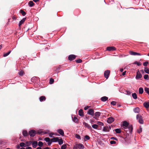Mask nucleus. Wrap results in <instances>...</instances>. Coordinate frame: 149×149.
Returning <instances> with one entry per match:
<instances>
[{"label":"nucleus","instance_id":"nucleus-35","mask_svg":"<svg viewBox=\"0 0 149 149\" xmlns=\"http://www.w3.org/2000/svg\"><path fill=\"white\" fill-rule=\"evenodd\" d=\"M44 140L47 142H49L51 141V139L49 137H46L45 138Z\"/></svg>","mask_w":149,"mask_h":149},{"label":"nucleus","instance_id":"nucleus-15","mask_svg":"<svg viewBox=\"0 0 149 149\" xmlns=\"http://www.w3.org/2000/svg\"><path fill=\"white\" fill-rule=\"evenodd\" d=\"M133 111L135 113H138L140 112V109L138 107H136L133 109Z\"/></svg>","mask_w":149,"mask_h":149},{"label":"nucleus","instance_id":"nucleus-14","mask_svg":"<svg viewBox=\"0 0 149 149\" xmlns=\"http://www.w3.org/2000/svg\"><path fill=\"white\" fill-rule=\"evenodd\" d=\"M57 132L62 136H64V132L62 129H59L57 130Z\"/></svg>","mask_w":149,"mask_h":149},{"label":"nucleus","instance_id":"nucleus-29","mask_svg":"<svg viewBox=\"0 0 149 149\" xmlns=\"http://www.w3.org/2000/svg\"><path fill=\"white\" fill-rule=\"evenodd\" d=\"M144 70L146 73L149 74V69L148 68H145Z\"/></svg>","mask_w":149,"mask_h":149},{"label":"nucleus","instance_id":"nucleus-4","mask_svg":"<svg viewBox=\"0 0 149 149\" xmlns=\"http://www.w3.org/2000/svg\"><path fill=\"white\" fill-rule=\"evenodd\" d=\"M74 146L77 148H79L80 149H83L84 148V146L81 143L76 144L74 145Z\"/></svg>","mask_w":149,"mask_h":149},{"label":"nucleus","instance_id":"nucleus-49","mask_svg":"<svg viewBox=\"0 0 149 149\" xmlns=\"http://www.w3.org/2000/svg\"><path fill=\"white\" fill-rule=\"evenodd\" d=\"M111 104L113 106H115L116 105V102L115 101H113L111 102Z\"/></svg>","mask_w":149,"mask_h":149},{"label":"nucleus","instance_id":"nucleus-51","mask_svg":"<svg viewBox=\"0 0 149 149\" xmlns=\"http://www.w3.org/2000/svg\"><path fill=\"white\" fill-rule=\"evenodd\" d=\"M148 74H146L144 76V78L145 79H148Z\"/></svg>","mask_w":149,"mask_h":149},{"label":"nucleus","instance_id":"nucleus-46","mask_svg":"<svg viewBox=\"0 0 149 149\" xmlns=\"http://www.w3.org/2000/svg\"><path fill=\"white\" fill-rule=\"evenodd\" d=\"M97 124L98 125L102 126L104 125V124L101 122H97Z\"/></svg>","mask_w":149,"mask_h":149},{"label":"nucleus","instance_id":"nucleus-42","mask_svg":"<svg viewBox=\"0 0 149 149\" xmlns=\"http://www.w3.org/2000/svg\"><path fill=\"white\" fill-rule=\"evenodd\" d=\"M54 80L53 79L51 78L49 80V84H52L54 82Z\"/></svg>","mask_w":149,"mask_h":149},{"label":"nucleus","instance_id":"nucleus-23","mask_svg":"<svg viewBox=\"0 0 149 149\" xmlns=\"http://www.w3.org/2000/svg\"><path fill=\"white\" fill-rule=\"evenodd\" d=\"M78 113L79 114L80 116H84V114L83 112V110L82 109H80Z\"/></svg>","mask_w":149,"mask_h":149},{"label":"nucleus","instance_id":"nucleus-6","mask_svg":"<svg viewBox=\"0 0 149 149\" xmlns=\"http://www.w3.org/2000/svg\"><path fill=\"white\" fill-rule=\"evenodd\" d=\"M76 56L75 55L72 54L70 55L68 57V60L70 61H72L76 58Z\"/></svg>","mask_w":149,"mask_h":149},{"label":"nucleus","instance_id":"nucleus-20","mask_svg":"<svg viewBox=\"0 0 149 149\" xmlns=\"http://www.w3.org/2000/svg\"><path fill=\"white\" fill-rule=\"evenodd\" d=\"M26 19V18H24L19 22V26H20L24 22Z\"/></svg>","mask_w":149,"mask_h":149},{"label":"nucleus","instance_id":"nucleus-59","mask_svg":"<svg viewBox=\"0 0 149 149\" xmlns=\"http://www.w3.org/2000/svg\"><path fill=\"white\" fill-rule=\"evenodd\" d=\"M52 143V141H50L49 142H48V145L49 146H50L51 145Z\"/></svg>","mask_w":149,"mask_h":149},{"label":"nucleus","instance_id":"nucleus-2","mask_svg":"<svg viewBox=\"0 0 149 149\" xmlns=\"http://www.w3.org/2000/svg\"><path fill=\"white\" fill-rule=\"evenodd\" d=\"M29 134L30 136L33 137L35 135L36 132L34 130H31L29 132Z\"/></svg>","mask_w":149,"mask_h":149},{"label":"nucleus","instance_id":"nucleus-56","mask_svg":"<svg viewBox=\"0 0 149 149\" xmlns=\"http://www.w3.org/2000/svg\"><path fill=\"white\" fill-rule=\"evenodd\" d=\"M111 139L115 140H117V139L116 138L114 137H112L111 138Z\"/></svg>","mask_w":149,"mask_h":149},{"label":"nucleus","instance_id":"nucleus-44","mask_svg":"<svg viewBox=\"0 0 149 149\" xmlns=\"http://www.w3.org/2000/svg\"><path fill=\"white\" fill-rule=\"evenodd\" d=\"M76 62L77 63H81L82 62V60L81 59L77 60L76 61Z\"/></svg>","mask_w":149,"mask_h":149},{"label":"nucleus","instance_id":"nucleus-30","mask_svg":"<svg viewBox=\"0 0 149 149\" xmlns=\"http://www.w3.org/2000/svg\"><path fill=\"white\" fill-rule=\"evenodd\" d=\"M132 96L133 98L134 99H136L137 98V95L135 93H132Z\"/></svg>","mask_w":149,"mask_h":149},{"label":"nucleus","instance_id":"nucleus-53","mask_svg":"<svg viewBox=\"0 0 149 149\" xmlns=\"http://www.w3.org/2000/svg\"><path fill=\"white\" fill-rule=\"evenodd\" d=\"M124 139L125 142H127V143L129 142V139L128 138H127V137L124 138Z\"/></svg>","mask_w":149,"mask_h":149},{"label":"nucleus","instance_id":"nucleus-38","mask_svg":"<svg viewBox=\"0 0 149 149\" xmlns=\"http://www.w3.org/2000/svg\"><path fill=\"white\" fill-rule=\"evenodd\" d=\"M38 145L39 146L41 147L43 146V143L41 141H39Z\"/></svg>","mask_w":149,"mask_h":149},{"label":"nucleus","instance_id":"nucleus-63","mask_svg":"<svg viewBox=\"0 0 149 149\" xmlns=\"http://www.w3.org/2000/svg\"><path fill=\"white\" fill-rule=\"evenodd\" d=\"M20 146L19 145H17V148L19 149V148H20Z\"/></svg>","mask_w":149,"mask_h":149},{"label":"nucleus","instance_id":"nucleus-17","mask_svg":"<svg viewBox=\"0 0 149 149\" xmlns=\"http://www.w3.org/2000/svg\"><path fill=\"white\" fill-rule=\"evenodd\" d=\"M144 107L147 109L149 108V102H145L143 103Z\"/></svg>","mask_w":149,"mask_h":149},{"label":"nucleus","instance_id":"nucleus-8","mask_svg":"<svg viewBox=\"0 0 149 149\" xmlns=\"http://www.w3.org/2000/svg\"><path fill=\"white\" fill-rule=\"evenodd\" d=\"M142 77V75L140 72L138 71L136 73V79H137L141 78Z\"/></svg>","mask_w":149,"mask_h":149},{"label":"nucleus","instance_id":"nucleus-28","mask_svg":"<svg viewBox=\"0 0 149 149\" xmlns=\"http://www.w3.org/2000/svg\"><path fill=\"white\" fill-rule=\"evenodd\" d=\"M144 91L148 95H149V88H148V87L145 88Z\"/></svg>","mask_w":149,"mask_h":149},{"label":"nucleus","instance_id":"nucleus-10","mask_svg":"<svg viewBox=\"0 0 149 149\" xmlns=\"http://www.w3.org/2000/svg\"><path fill=\"white\" fill-rule=\"evenodd\" d=\"M116 50V48L113 46L109 47L107 48V50L109 51H114Z\"/></svg>","mask_w":149,"mask_h":149},{"label":"nucleus","instance_id":"nucleus-62","mask_svg":"<svg viewBox=\"0 0 149 149\" xmlns=\"http://www.w3.org/2000/svg\"><path fill=\"white\" fill-rule=\"evenodd\" d=\"M43 149H50L48 147H45L44 148H43Z\"/></svg>","mask_w":149,"mask_h":149},{"label":"nucleus","instance_id":"nucleus-39","mask_svg":"<svg viewBox=\"0 0 149 149\" xmlns=\"http://www.w3.org/2000/svg\"><path fill=\"white\" fill-rule=\"evenodd\" d=\"M20 13H21L23 16H24L26 14V13L22 10H20Z\"/></svg>","mask_w":149,"mask_h":149},{"label":"nucleus","instance_id":"nucleus-64","mask_svg":"<svg viewBox=\"0 0 149 149\" xmlns=\"http://www.w3.org/2000/svg\"><path fill=\"white\" fill-rule=\"evenodd\" d=\"M36 149H42V148L41 147H40L37 148Z\"/></svg>","mask_w":149,"mask_h":149},{"label":"nucleus","instance_id":"nucleus-48","mask_svg":"<svg viewBox=\"0 0 149 149\" xmlns=\"http://www.w3.org/2000/svg\"><path fill=\"white\" fill-rule=\"evenodd\" d=\"M148 64V62L147 61H146L143 63V65L144 66H146Z\"/></svg>","mask_w":149,"mask_h":149},{"label":"nucleus","instance_id":"nucleus-27","mask_svg":"<svg viewBox=\"0 0 149 149\" xmlns=\"http://www.w3.org/2000/svg\"><path fill=\"white\" fill-rule=\"evenodd\" d=\"M115 119L112 117H110L108 118L107 121H114Z\"/></svg>","mask_w":149,"mask_h":149},{"label":"nucleus","instance_id":"nucleus-1","mask_svg":"<svg viewBox=\"0 0 149 149\" xmlns=\"http://www.w3.org/2000/svg\"><path fill=\"white\" fill-rule=\"evenodd\" d=\"M121 126L124 129H128L130 132V133H132L133 130L132 125H129L128 122H123V124H121Z\"/></svg>","mask_w":149,"mask_h":149},{"label":"nucleus","instance_id":"nucleus-13","mask_svg":"<svg viewBox=\"0 0 149 149\" xmlns=\"http://www.w3.org/2000/svg\"><path fill=\"white\" fill-rule=\"evenodd\" d=\"M32 144L33 147L34 148H36L38 146V142L37 141H32Z\"/></svg>","mask_w":149,"mask_h":149},{"label":"nucleus","instance_id":"nucleus-21","mask_svg":"<svg viewBox=\"0 0 149 149\" xmlns=\"http://www.w3.org/2000/svg\"><path fill=\"white\" fill-rule=\"evenodd\" d=\"M108 99V97L106 96H104L102 97L101 98V100L103 102H105Z\"/></svg>","mask_w":149,"mask_h":149},{"label":"nucleus","instance_id":"nucleus-55","mask_svg":"<svg viewBox=\"0 0 149 149\" xmlns=\"http://www.w3.org/2000/svg\"><path fill=\"white\" fill-rule=\"evenodd\" d=\"M54 134L53 133H50L49 134V136L51 137H52V135Z\"/></svg>","mask_w":149,"mask_h":149},{"label":"nucleus","instance_id":"nucleus-40","mask_svg":"<svg viewBox=\"0 0 149 149\" xmlns=\"http://www.w3.org/2000/svg\"><path fill=\"white\" fill-rule=\"evenodd\" d=\"M19 146L21 147H25V143L24 142L21 143L19 144Z\"/></svg>","mask_w":149,"mask_h":149},{"label":"nucleus","instance_id":"nucleus-24","mask_svg":"<svg viewBox=\"0 0 149 149\" xmlns=\"http://www.w3.org/2000/svg\"><path fill=\"white\" fill-rule=\"evenodd\" d=\"M143 92V88L142 87H140L139 88V94H142Z\"/></svg>","mask_w":149,"mask_h":149},{"label":"nucleus","instance_id":"nucleus-47","mask_svg":"<svg viewBox=\"0 0 149 149\" xmlns=\"http://www.w3.org/2000/svg\"><path fill=\"white\" fill-rule=\"evenodd\" d=\"M131 92L129 91H126V94L130 95L131 94Z\"/></svg>","mask_w":149,"mask_h":149},{"label":"nucleus","instance_id":"nucleus-12","mask_svg":"<svg viewBox=\"0 0 149 149\" xmlns=\"http://www.w3.org/2000/svg\"><path fill=\"white\" fill-rule=\"evenodd\" d=\"M101 114V113L99 112H96L94 114L95 116L94 117V118L97 119V118L100 116Z\"/></svg>","mask_w":149,"mask_h":149},{"label":"nucleus","instance_id":"nucleus-34","mask_svg":"<svg viewBox=\"0 0 149 149\" xmlns=\"http://www.w3.org/2000/svg\"><path fill=\"white\" fill-rule=\"evenodd\" d=\"M92 127L93 128L96 129L99 127V126L98 124H93L92 125Z\"/></svg>","mask_w":149,"mask_h":149},{"label":"nucleus","instance_id":"nucleus-43","mask_svg":"<svg viewBox=\"0 0 149 149\" xmlns=\"http://www.w3.org/2000/svg\"><path fill=\"white\" fill-rule=\"evenodd\" d=\"M134 64H136L138 66L141 65V63L140 62H138L137 61H135L134 62Z\"/></svg>","mask_w":149,"mask_h":149},{"label":"nucleus","instance_id":"nucleus-22","mask_svg":"<svg viewBox=\"0 0 149 149\" xmlns=\"http://www.w3.org/2000/svg\"><path fill=\"white\" fill-rule=\"evenodd\" d=\"M46 100V97L44 96H41L40 98V102H42Z\"/></svg>","mask_w":149,"mask_h":149},{"label":"nucleus","instance_id":"nucleus-3","mask_svg":"<svg viewBox=\"0 0 149 149\" xmlns=\"http://www.w3.org/2000/svg\"><path fill=\"white\" fill-rule=\"evenodd\" d=\"M110 71L109 70H107L104 72V77L107 79H108L109 76Z\"/></svg>","mask_w":149,"mask_h":149},{"label":"nucleus","instance_id":"nucleus-60","mask_svg":"<svg viewBox=\"0 0 149 149\" xmlns=\"http://www.w3.org/2000/svg\"><path fill=\"white\" fill-rule=\"evenodd\" d=\"M126 71H125L124 72H123L122 73L123 75V76L125 75L126 74Z\"/></svg>","mask_w":149,"mask_h":149},{"label":"nucleus","instance_id":"nucleus-58","mask_svg":"<svg viewBox=\"0 0 149 149\" xmlns=\"http://www.w3.org/2000/svg\"><path fill=\"white\" fill-rule=\"evenodd\" d=\"M42 132H43L41 131L40 130H39L37 132V133L39 134H40L42 133Z\"/></svg>","mask_w":149,"mask_h":149},{"label":"nucleus","instance_id":"nucleus-41","mask_svg":"<svg viewBox=\"0 0 149 149\" xmlns=\"http://www.w3.org/2000/svg\"><path fill=\"white\" fill-rule=\"evenodd\" d=\"M67 146L65 144L63 145L61 147V149H65L66 148Z\"/></svg>","mask_w":149,"mask_h":149},{"label":"nucleus","instance_id":"nucleus-19","mask_svg":"<svg viewBox=\"0 0 149 149\" xmlns=\"http://www.w3.org/2000/svg\"><path fill=\"white\" fill-rule=\"evenodd\" d=\"M22 134L24 136H27L28 135L27 131L26 130H24L22 131Z\"/></svg>","mask_w":149,"mask_h":149},{"label":"nucleus","instance_id":"nucleus-9","mask_svg":"<svg viewBox=\"0 0 149 149\" xmlns=\"http://www.w3.org/2000/svg\"><path fill=\"white\" fill-rule=\"evenodd\" d=\"M87 113L90 115L93 116L94 115L93 110L92 109H89L87 112Z\"/></svg>","mask_w":149,"mask_h":149},{"label":"nucleus","instance_id":"nucleus-16","mask_svg":"<svg viewBox=\"0 0 149 149\" xmlns=\"http://www.w3.org/2000/svg\"><path fill=\"white\" fill-rule=\"evenodd\" d=\"M83 124L87 128L89 129H91V127L89 125L88 123L84 122L83 123Z\"/></svg>","mask_w":149,"mask_h":149},{"label":"nucleus","instance_id":"nucleus-50","mask_svg":"<svg viewBox=\"0 0 149 149\" xmlns=\"http://www.w3.org/2000/svg\"><path fill=\"white\" fill-rule=\"evenodd\" d=\"M142 132V128L141 127H140V128L139 130H137V132L139 133H140Z\"/></svg>","mask_w":149,"mask_h":149},{"label":"nucleus","instance_id":"nucleus-61","mask_svg":"<svg viewBox=\"0 0 149 149\" xmlns=\"http://www.w3.org/2000/svg\"><path fill=\"white\" fill-rule=\"evenodd\" d=\"M26 149H32V148L30 147H26Z\"/></svg>","mask_w":149,"mask_h":149},{"label":"nucleus","instance_id":"nucleus-45","mask_svg":"<svg viewBox=\"0 0 149 149\" xmlns=\"http://www.w3.org/2000/svg\"><path fill=\"white\" fill-rule=\"evenodd\" d=\"M75 137H76L77 138V139H81V137H80V135H79V134H76L75 135Z\"/></svg>","mask_w":149,"mask_h":149},{"label":"nucleus","instance_id":"nucleus-57","mask_svg":"<svg viewBox=\"0 0 149 149\" xmlns=\"http://www.w3.org/2000/svg\"><path fill=\"white\" fill-rule=\"evenodd\" d=\"M89 106H86L84 108V109L85 110H86L89 108Z\"/></svg>","mask_w":149,"mask_h":149},{"label":"nucleus","instance_id":"nucleus-33","mask_svg":"<svg viewBox=\"0 0 149 149\" xmlns=\"http://www.w3.org/2000/svg\"><path fill=\"white\" fill-rule=\"evenodd\" d=\"M11 52V51H9L8 52L6 53H4L3 54V57H6L8 56Z\"/></svg>","mask_w":149,"mask_h":149},{"label":"nucleus","instance_id":"nucleus-31","mask_svg":"<svg viewBox=\"0 0 149 149\" xmlns=\"http://www.w3.org/2000/svg\"><path fill=\"white\" fill-rule=\"evenodd\" d=\"M115 131H116V132L117 133H118V134L120 133L121 132V130L120 129L118 128V129H116L115 130Z\"/></svg>","mask_w":149,"mask_h":149},{"label":"nucleus","instance_id":"nucleus-32","mask_svg":"<svg viewBox=\"0 0 149 149\" xmlns=\"http://www.w3.org/2000/svg\"><path fill=\"white\" fill-rule=\"evenodd\" d=\"M58 143L60 145L62 144L63 143V140L62 139H58Z\"/></svg>","mask_w":149,"mask_h":149},{"label":"nucleus","instance_id":"nucleus-25","mask_svg":"<svg viewBox=\"0 0 149 149\" xmlns=\"http://www.w3.org/2000/svg\"><path fill=\"white\" fill-rule=\"evenodd\" d=\"M34 3L32 1H30L28 3L29 6L30 7H32L34 5Z\"/></svg>","mask_w":149,"mask_h":149},{"label":"nucleus","instance_id":"nucleus-7","mask_svg":"<svg viewBox=\"0 0 149 149\" xmlns=\"http://www.w3.org/2000/svg\"><path fill=\"white\" fill-rule=\"evenodd\" d=\"M136 119L138 121H143V117L141 116L140 114H137L136 115Z\"/></svg>","mask_w":149,"mask_h":149},{"label":"nucleus","instance_id":"nucleus-18","mask_svg":"<svg viewBox=\"0 0 149 149\" xmlns=\"http://www.w3.org/2000/svg\"><path fill=\"white\" fill-rule=\"evenodd\" d=\"M58 140V137H54L51 139V141L52 142H56Z\"/></svg>","mask_w":149,"mask_h":149},{"label":"nucleus","instance_id":"nucleus-11","mask_svg":"<svg viewBox=\"0 0 149 149\" xmlns=\"http://www.w3.org/2000/svg\"><path fill=\"white\" fill-rule=\"evenodd\" d=\"M130 54L132 55H141V54L139 53L134 52L133 51H130Z\"/></svg>","mask_w":149,"mask_h":149},{"label":"nucleus","instance_id":"nucleus-37","mask_svg":"<svg viewBox=\"0 0 149 149\" xmlns=\"http://www.w3.org/2000/svg\"><path fill=\"white\" fill-rule=\"evenodd\" d=\"M90 139V137L88 135H86L85 136L84 141H86L87 140L89 139Z\"/></svg>","mask_w":149,"mask_h":149},{"label":"nucleus","instance_id":"nucleus-5","mask_svg":"<svg viewBox=\"0 0 149 149\" xmlns=\"http://www.w3.org/2000/svg\"><path fill=\"white\" fill-rule=\"evenodd\" d=\"M111 129V127L110 126H106L103 127V131L105 132H109Z\"/></svg>","mask_w":149,"mask_h":149},{"label":"nucleus","instance_id":"nucleus-54","mask_svg":"<svg viewBox=\"0 0 149 149\" xmlns=\"http://www.w3.org/2000/svg\"><path fill=\"white\" fill-rule=\"evenodd\" d=\"M36 78V77L32 78L31 79V81L33 82L35 81V80H35Z\"/></svg>","mask_w":149,"mask_h":149},{"label":"nucleus","instance_id":"nucleus-52","mask_svg":"<svg viewBox=\"0 0 149 149\" xmlns=\"http://www.w3.org/2000/svg\"><path fill=\"white\" fill-rule=\"evenodd\" d=\"M110 143L111 144H114L116 143V142L113 141H110Z\"/></svg>","mask_w":149,"mask_h":149},{"label":"nucleus","instance_id":"nucleus-26","mask_svg":"<svg viewBox=\"0 0 149 149\" xmlns=\"http://www.w3.org/2000/svg\"><path fill=\"white\" fill-rule=\"evenodd\" d=\"M32 141H26L25 143V145L26 146H30L32 144Z\"/></svg>","mask_w":149,"mask_h":149},{"label":"nucleus","instance_id":"nucleus-36","mask_svg":"<svg viewBox=\"0 0 149 149\" xmlns=\"http://www.w3.org/2000/svg\"><path fill=\"white\" fill-rule=\"evenodd\" d=\"M18 73L20 76H22L24 74V72L23 71L21 70Z\"/></svg>","mask_w":149,"mask_h":149}]
</instances>
